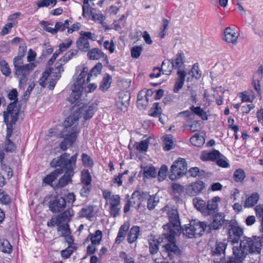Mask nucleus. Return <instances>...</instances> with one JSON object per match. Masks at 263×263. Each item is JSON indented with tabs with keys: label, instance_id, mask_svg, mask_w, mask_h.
<instances>
[{
	"label": "nucleus",
	"instance_id": "1",
	"mask_svg": "<svg viewBox=\"0 0 263 263\" xmlns=\"http://www.w3.org/2000/svg\"><path fill=\"white\" fill-rule=\"evenodd\" d=\"M79 105H76L72 110L74 114L67 117L64 122V128L62 132V135L64 138L61 142L60 147L66 150L76 140L79 134L78 128L79 119L83 116L85 120L91 118L96 111V106L93 104H83L79 107Z\"/></svg>",
	"mask_w": 263,
	"mask_h": 263
},
{
	"label": "nucleus",
	"instance_id": "2",
	"mask_svg": "<svg viewBox=\"0 0 263 263\" xmlns=\"http://www.w3.org/2000/svg\"><path fill=\"white\" fill-rule=\"evenodd\" d=\"M88 69L84 65H80L76 68V73L73 77V83L71 87L72 92L70 95V101L74 103L78 101L83 91L88 93L94 91L97 85L95 83H90L86 86L85 78L87 74Z\"/></svg>",
	"mask_w": 263,
	"mask_h": 263
},
{
	"label": "nucleus",
	"instance_id": "3",
	"mask_svg": "<svg viewBox=\"0 0 263 263\" xmlns=\"http://www.w3.org/2000/svg\"><path fill=\"white\" fill-rule=\"evenodd\" d=\"M261 243L259 238H245L239 246H234L233 256L229 257L226 263H242L246 255L249 253L259 254L260 252Z\"/></svg>",
	"mask_w": 263,
	"mask_h": 263
},
{
	"label": "nucleus",
	"instance_id": "4",
	"mask_svg": "<svg viewBox=\"0 0 263 263\" xmlns=\"http://www.w3.org/2000/svg\"><path fill=\"white\" fill-rule=\"evenodd\" d=\"M67 63L62 57L55 64L54 68L49 69L46 70L42 74V77L39 80L40 85L45 87L46 86V83L49 84L47 86L50 90H52L57 81L61 77V73L64 71L63 65Z\"/></svg>",
	"mask_w": 263,
	"mask_h": 263
},
{
	"label": "nucleus",
	"instance_id": "5",
	"mask_svg": "<svg viewBox=\"0 0 263 263\" xmlns=\"http://www.w3.org/2000/svg\"><path fill=\"white\" fill-rule=\"evenodd\" d=\"M13 65L15 69V75L19 80V87L22 88L27 81V76L35 67V64L30 63L23 65V58L17 56L13 59Z\"/></svg>",
	"mask_w": 263,
	"mask_h": 263
},
{
	"label": "nucleus",
	"instance_id": "6",
	"mask_svg": "<svg viewBox=\"0 0 263 263\" xmlns=\"http://www.w3.org/2000/svg\"><path fill=\"white\" fill-rule=\"evenodd\" d=\"M77 158V154L70 157L67 153H64L61 156L54 158L51 161L50 165L53 167H63L66 170V172H68L70 175H73Z\"/></svg>",
	"mask_w": 263,
	"mask_h": 263
},
{
	"label": "nucleus",
	"instance_id": "7",
	"mask_svg": "<svg viewBox=\"0 0 263 263\" xmlns=\"http://www.w3.org/2000/svg\"><path fill=\"white\" fill-rule=\"evenodd\" d=\"M164 233V238L167 242L162 247V253L163 255L172 258L175 256H178L181 254V251L176 245L175 236L178 233H171L168 231Z\"/></svg>",
	"mask_w": 263,
	"mask_h": 263
},
{
	"label": "nucleus",
	"instance_id": "8",
	"mask_svg": "<svg viewBox=\"0 0 263 263\" xmlns=\"http://www.w3.org/2000/svg\"><path fill=\"white\" fill-rule=\"evenodd\" d=\"M102 195L105 199L106 204L109 205L110 215L114 217L119 216L121 209L120 197L106 190L103 191Z\"/></svg>",
	"mask_w": 263,
	"mask_h": 263
},
{
	"label": "nucleus",
	"instance_id": "9",
	"mask_svg": "<svg viewBox=\"0 0 263 263\" xmlns=\"http://www.w3.org/2000/svg\"><path fill=\"white\" fill-rule=\"evenodd\" d=\"M206 227L207 224L205 222L193 220L185 226L183 229V233L188 238L200 236Z\"/></svg>",
	"mask_w": 263,
	"mask_h": 263
},
{
	"label": "nucleus",
	"instance_id": "10",
	"mask_svg": "<svg viewBox=\"0 0 263 263\" xmlns=\"http://www.w3.org/2000/svg\"><path fill=\"white\" fill-rule=\"evenodd\" d=\"M80 34V36L76 41L77 47L79 50L86 52L90 47L88 40L95 41L97 40L98 36L95 33L84 31H81Z\"/></svg>",
	"mask_w": 263,
	"mask_h": 263
},
{
	"label": "nucleus",
	"instance_id": "11",
	"mask_svg": "<svg viewBox=\"0 0 263 263\" xmlns=\"http://www.w3.org/2000/svg\"><path fill=\"white\" fill-rule=\"evenodd\" d=\"M169 178L171 180H176L181 177L187 170V164L184 159L179 158L175 161L171 167Z\"/></svg>",
	"mask_w": 263,
	"mask_h": 263
},
{
	"label": "nucleus",
	"instance_id": "12",
	"mask_svg": "<svg viewBox=\"0 0 263 263\" xmlns=\"http://www.w3.org/2000/svg\"><path fill=\"white\" fill-rule=\"evenodd\" d=\"M20 108L15 102L10 103L4 112V121L6 125L14 124L18 119Z\"/></svg>",
	"mask_w": 263,
	"mask_h": 263
},
{
	"label": "nucleus",
	"instance_id": "13",
	"mask_svg": "<svg viewBox=\"0 0 263 263\" xmlns=\"http://www.w3.org/2000/svg\"><path fill=\"white\" fill-rule=\"evenodd\" d=\"M168 215L170 218V222L163 226L164 230L173 233H178L180 231V223L177 210L172 209L168 211Z\"/></svg>",
	"mask_w": 263,
	"mask_h": 263
},
{
	"label": "nucleus",
	"instance_id": "14",
	"mask_svg": "<svg viewBox=\"0 0 263 263\" xmlns=\"http://www.w3.org/2000/svg\"><path fill=\"white\" fill-rule=\"evenodd\" d=\"M205 188V183L197 180L184 186V192L189 196H195L199 194Z\"/></svg>",
	"mask_w": 263,
	"mask_h": 263
},
{
	"label": "nucleus",
	"instance_id": "15",
	"mask_svg": "<svg viewBox=\"0 0 263 263\" xmlns=\"http://www.w3.org/2000/svg\"><path fill=\"white\" fill-rule=\"evenodd\" d=\"M49 209L53 213L63 211L66 206L65 199L59 196L51 197L48 202Z\"/></svg>",
	"mask_w": 263,
	"mask_h": 263
},
{
	"label": "nucleus",
	"instance_id": "16",
	"mask_svg": "<svg viewBox=\"0 0 263 263\" xmlns=\"http://www.w3.org/2000/svg\"><path fill=\"white\" fill-rule=\"evenodd\" d=\"M223 33V39L226 42L233 45L237 44L239 34L235 29L228 27L224 29Z\"/></svg>",
	"mask_w": 263,
	"mask_h": 263
},
{
	"label": "nucleus",
	"instance_id": "17",
	"mask_svg": "<svg viewBox=\"0 0 263 263\" xmlns=\"http://www.w3.org/2000/svg\"><path fill=\"white\" fill-rule=\"evenodd\" d=\"M243 234V229L238 226H233L229 230L228 241L234 244L238 243Z\"/></svg>",
	"mask_w": 263,
	"mask_h": 263
},
{
	"label": "nucleus",
	"instance_id": "18",
	"mask_svg": "<svg viewBox=\"0 0 263 263\" xmlns=\"http://www.w3.org/2000/svg\"><path fill=\"white\" fill-rule=\"evenodd\" d=\"M185 76L186 73L184 71L179 70L177 71V78H176L173 89L175 93H178L182 88L184 83Z\"/></svg>",
	"mask_w": 263,
	"mask_h": 263
},
{
	"label": "nucleus",
	"instance_id": "19",
	"mask_svg": "<svg viewBox=\"0 0 263 263\" xmlns=\"http://www.w3.org/2000/svg\"><path fill=\"white\" fill-rule=\"evenodd\" d=\"M220 152L217 150L204 151L201 152L200 158L204 161H215L216 159L219 156Z\"/></svg>",
	"mask_w": 263,
	"mask_h": 263
},
{
	"label": "nucleus",
	"instance_id": "20",
	"mask_svg": "<svg viewBox=\"0 0 263 263\" xmlns=\"http://www.w3.org/2000/svg\"><path fill=\"white\" fill-rule=\"evenodd\" d=\"M129 98L128 95L120 93L116 103L118 108L123 111H125L129 104Z\"/></svg>",
	"mask_w": 263,
	"mask_h": 263
},
{
	"label": "nucleus",
	"instance_id": "21",
	"mask_svg": "<svg viewBox=\"0 0 263 263\" xmlns=\"http://www.w3.org/2000/svg\"><path fill=\"white\" fill-rule=\"evenodd\" d=\"M87 57L91 60H97L101 58H107V55L100 49L94 48L90 50H88Z\"/></svg>",
	"mask_w": 263,
	"mask_h": 263
},
{
	"label": "nucleus",
	"instance_id": "22",
	"mask_svg": "<svg viewBox=\"0 0 263 263\" xmlns=\"http://www.w3.org/2000/svg\"><path fill=\"white\" fill-rule=\"evenodd\" d=\"M260 198L259 194L255 192L249 195L244 202V207L250 208L253 207L259 201Z\"/></svg>",
	"mask_w": 263,
	"mask_h": 263
},
{
	"label": "nucleus",
	"instance_id": "23",
	"mask_svg": "<svg viewBox=\"0 0 263 263\" xmlns=\"http://www.w3.org/2000/svg\"><path fill=\"white\" fill-rule=\"evenodd\" d=\"M130 224L129 222H125L119 229L117 236L116 238V242L120 243L125 237L126 233L129 230Z\"/></svg>",
	"mask_w": 263,
	"mask_h": 263
},
{
	"label": "nucleus",
	"instance_id": "24",
	"mask_svg": "<svg viewBox=\"0 0 263 263\" xmlns=\"http://www.w3.org/2000/svg\"><path fill=\"white\" fill-rule=\"evenodd\" d=\"M163 147L164 150L170 151L175 147L174 138L171 135H166L162 137Z\"/></svg>",
	"mask_w": 263,
	"mask_h": 263
},
{
	"label": "nucleus",
	"instance_id": "25",
	"mask_svg": "<svg viewBox=\"0 0 263 263\" xmlns=\"http://www.w3.org/2000/svg\"><path fill=\"white\" fill-rule=\"evenodd\" d=\"M221 201L219 196H215L207 202L206 208L210 212L215 213L218 210V203Z\"/></svg>",
	"mask_w": 263,
	"mask_h": 263
},
{
	"label": "nucleus",
	"instance_id": "26",
	"mask_svg": "<svg viewBox=\"0 0 263 263\" xmlns=\"http://www.w3.org/2000/svg\"><path fill=\"white\" fill-rule=\"evenodd\" d=\"M148 94L144 95V92L140 91L137 96V105L140 109L145 108L148 104Z\"/></svg>",
	"mask_w": 263,
	"mask_h": 263
},
{
	"label": "nucleus",
	"instance_id": "27",
	"mask_svg": "<svg viewBox=\"0 0 263 263\" xmlns=\"http://www.w3.org/2000/svg\"><path fill=\"white\" fill-rule=\"evenodd\" d=\"M142 200V197L140 194L139 192H134L132 195L130 200L129 201L132 204V206H135L137 210H138L141 204Z\"/></svg>",
	"mask_w": 263,
	"mask_h": 263
},
{
	"label": "nucleus",
	"instance_id": "28",
	"mask_svg": "<svg viewBox=\"0 0 263 263\" xmlns=\"http://www.w3.org/2000/svg\"><path fill=\"white\" fill-rule=\"evenodd\" d=\"M62 173V170L61 168H57L53 172L47 175L43 179V183L46 184H50L57 177Z\"/></svg>",
	"mask_w": 263,
	"mask_h": 263
},
{
	"label": "nucleus",
	"instance_id": "29",
	"mask_svg": "<svg viewBox=\"0 0 263 263\" xmlns=\"http://www.w3.org/2000/svg\"><path fill=\"white\" fill-rule=\"evenodd\" d=\"M140 232V228L137 226L133 227L128 234L127 240L129 243H132L136 241Z\"/></svg>",
	"mask_w": 263,
	"mask_h": 263
},
{
	"label": "nucleus",
	"instance_id": "30",
	"mask_svg": "<svg viewBox=\"0 0 263 263\" xmlns=\"http://www.w3.org/2000/svg\"><path fill=\"white\" fill-rule=\"evenodd\" d=\"M224 214L222 213L217 214L214 219L213 221L211 224V228L213 229H219L224 222Z\"/></svg>",
	"mask_w": 263,
	"mask_h": 263
},
{
	"label": "nucleus",
	"instance_id": "31",
	"mask_svg": "<svg viewBox=\"0 0 263 263\" xmlns=\"http://www.w3.org/2000/svg\"><path fill=\"white\" fill-rule=\"evenodd\" d=\"M143 171L144 177L147 179L155 178L157 175L155 168L152 165L144 167Z\"/></svg>",
	"mask_w": 263,
	"mask_h": 263
},
{
	"label": "nucleus",
	"instance_id": "32",
	"mask_svg": "<svg viewBox=\"0 0 263 263\" xmlns=\"http://www.w3.org/2000/svg\"><path fill=\"white\" fill-rule=\"evenodd\" d=\"M73 175H70L68 172L65 174L59 179L57 186L59 188H62L67 185L69 183L71 182V177Z\"/></svg>",
	"mask_w": 263,
	"mask_h": 263
},
{
	"label": "nucleus",
	"instance_id": "33",
	"mask_svg": "<svg viewBox=\"0 0 263 263\" xmlns=\"http://www.w3.org/2000/svg\"><path fill=\"white\" fill-rule=\"evenodd\" d=\"M91 176L88 170H83L81 173V181L85 185L89 186L91 183Z\"/></svg>",
	"mask_w": 263,
	"mask_h": 263
},
{
	"label": "nucleus",
	"instance_id": "34",
	"mask_svg": "<svg viewBox=\"0 0 263 263\" xmlns=\"http://www.w3.org/2000/svg\"><path fill=\"white\" fill-rule=\"evenodd\" d=\"M227 247V244L225 242H217L215 248L213 250V253L214 255H224L225 250Z\"/></svg>",
	"mask_w": 263,
	"mask_h": 263
},
{
	"label": "nucleus",
	"instance_id": "35",
	"mask_svg": "<svg viewBox=\"0 0 263 263\" xmlns=\"http://www.w3.org/2000/svg\"><path fill=\"white\" fill-rule=\"evenodd\" d=\"M191 143L196 146H200L204 143L203 136L200 134H196L190 139Z\"/></svg>",
	"mask_w": 263,
	"mask_h": 263
},
{
	"label": "nucleus",
	"instance_id": "36",
	"mask_svg": "<svg viewBox=\"0 0 263 263\" xmlns=\"http://www.w3.org/2000/svg\"><path fill=\"white\" fill-rule=\"evenodd\" d=\"M173 66L168 59L164 60L161 65V70L163 74L170 75L173 69Z\"/></svg>",
	"mask_w": 263,
	"mask_h": 263
},
{
	"label": "nucleus",
	"instance_id": "37",
	"mask_svg": "<svg viewBox=\"0 0 263 263\" xmlns=\"http://www.w3.org/2000/svg\"><path fill=\"white\" fill-rule=\"evenodd\" d=\"M73 215V211L71 209H68L59 215L58 217L62 223L68 222Z\"/></svg>",
	"mask_w": 263,
	"mask_h": 263
},
{
	"label": "nucleus",
	"instance_id": "38",
	"mask_svg": "<svg viewBox=\"0 0 263 263\" xmlns=\"http://www.w3.org/2000/svg\"><path fill=\"white\" fill-rule=\"evenodd\" d=\"M193 202L195 207L201 212L204 211L206 208L205 202L200 198H195Z\"/></svg>",
	"mask_w": 263,
	"mask_h": 263
},
{
	"label": "nucleus",
	"instance_id": "39",
	"mask_svg": "<svg viewBox=\"0 0 263 263\" xmlns=\"http://www.w3.org/2000/svg\"><path fill=\"white\" fill-rule=\"evenodd\" d=\"M91 243L93 245H98L102 238V233L100 230H97L94 234L89 235Z\"/></svg>",
	"mask_w": 263,
	"mask_h": 263
},
{
	"label": "nucleus",
	"instance_id": "40",
	"mask_svg": "<svg viewBox=\"0 0 263 263\" xmlns=\"http://www.w3.org/2000/svg\"><path fill=\"white\" fill-rule=\"evenodd\" d=\"M111 80V77L109 75H106L102 81L100 89L103 91H106L110 87Z\"/></svg>",
	"mask_w": 263,
	"mask_h": 263
},
{
	"label": "nucleus",
	"instance_id": "41",
	"mask_svg": "<svg viewBox=\"0 0 263 263\" xmlns=\"http://www.w3.org/2000/svg\"><path fill=\"white\" fill-rule=\"evenodd\" d=\"M149 252L151 254H155L159 249V243L158 241L151 237L148 239Z\"/></svg>",
	"mask_w": 263,
	"mask_h": 263
},
{
	"label": "nucleus",
	"instance_id": "42",
	"mask_svg": "<svg viewBox=\"0 0 263 263\" xmlns=\"http://www.w3.org/2000/svg\"><path fill=\"white\" fill-rule=\"evenodd\" d=\"M57 3V0H40L37 2L36 6L39 8L49 6L53 7Z\"/></svg>",
	"mask_w": 263,
	"mask_h": 263
},
{
	"label": "nucleus",
	"instance_id": "43",
	"mask_svg": "<svg viewBox=\"0 0 263 263\" xmlns=\"http://www.w3.org/2000/svg\"><path fill=\"white\" fill-rule=\"evenodd\" d=\"M102 67V64L100 63H97L90 70V72L88 74L87 81H89L90 77L92 76H96L99 74L101 71Z\"/></svg>",
	"mask_w": 263,
	"mask_h": 263
},
{
	"label": "nucleus",
	"instance_id": "44",
	"mask_svg": "<svg viewBox=\"0 0 263 263\" xmlns=\"http://www.w3.org/2000/svg\"><path fill=\"white\" fill-rule=\"evenodd\" d=\"M92 17L95 22L102 24L103 26L105 27V30L110 29L109 27L105 25V23L104 22L105 17L103 14L101 13L93 14L92 15Z\"/></svg>",
	"mask_w": 263,
	"mask_h": 263
},
{
	"label": "nucleus",
	"instance_id": "45",
	"mask_svg": "<svg viewBox=\"0 0 263 263\" xmlns=\"http://www.w3.org/2000/svg\"><path fill=\"white\" fill-rule=\"evenodd\" d=\"M246 177L245 173L241 169L236 170L233 174V178L237 182H242Z\"/></svg>",
	"mask_w": 263,
	"mask_h": 263
},
{
	"label": "nucleus",
	"instance_id": "46",
	"mask_svg": "<svg viewBox=\"0 0 263 263\" xmlns=\"http://www.w3.org/2000/svg\"><path fill=\"white\" fill-rule=\"evenodd\" d=\"M73 43V41L71 39H67L65 40L62 43H60L59 46V50L63 52L66 51L67 49L69 48Z\"/></svg>",
	"mask_w": 263,
	"mask_h": 263
},
{
	"label": "nucleus",
	"instance_id": "47",
	"mask_svg": "<svg viewBox=\"0 0 263 263\" xmlns=\"http://www.w3.org/2000/svg\"><path fill=\"white\" fill-rule=\"evenodd\" d=\"M4 149L7 152H13L16 149V146L10 139H6Z\"/></svg>",
	"mask_w": 263,
	"mask_h": 263
},
{
	"label": "nucleus",
	"instance_id": "48",
	"mask_svg": "<svg viewBox=\"0 0 263 263\" xmlns=\"http://www.w3.org/2000/svg\"><path fill=\"white\" fill-rule=\"evenodd\" d=\"M128 171H125L123 173L119 174L118 175L114 176V178L111 181L112 185L117 186H120L122 184V178L124 174L127 173Z\"/></svg>",
	"mask_w": 263,
	"mask_h": 263
},
{
	"label": "nucleus",
	"instance_id": "49",
	"mask_svg": "<svg viewBox=\"0 0 263 263\" xmlns=\"http://www.w3.org/2000/svg\"><path fill=\"white\" fill-rule=\"evenodd\" d=\"M58 230L60 233L61 235L64 237L68 236L70 234V229L67 223H64L60 226L58 228Z\"/></svg>",
	"mask_w": 263,
	"mask_h": 263
},
{
	"label": "nucleus",
	"instance_id": "50",
	"mask_svg": "<svg viewBox=\"0 0 263 263\" xmlns=\"http://www.w3.org/2000/svg\"><path fill=\"white\" fill-rule=\"evenodd\" d=\"M0 248L4 253H10L12 250V246L6 239H3L1 242Z\"/></svg>",
	"mask_w": 263,
	"mask_h": 263
},
{
	"label": "nucleus",
	"instance_id": "51",
	"mask_svg": "<svg viewBox=\"0 0 263 263\" xmlns=\"http://www.w3.org/2000/svg\"><path fill=\"white\" fill-rule=\"evenodd\" d=\"M93 211L92 206H88L83 208L79 212V215L83 217H90Z\"/></svg>",
	"mask_w": 263,
	"mask_h": 263
},
{
	"label": "nucleus",
	"instance_id": "52",
	"mask_svg": "<svg viewBox=\"0 0 263 263\" xmlns=\"http://www.w3.org/2000/svg\"><path fill=\"white\" fill-rule=\"evenodd\" d=\"M191 109L193 110V113L200 116L203 120H207L208 116L205 111H204L200 107L192 106Z\"/></svg>",
	"mask_w": 263,
	"mask_h": 263
},
{
	"label": "nucleus",
	"instance_id": "53",
	"mask_svg": "<svg viewBox=\"0 0 263 263\" xmlns=\"http://www.w3.org/2000/svg\"><path fill=\"white\" fill-rule=\"evenodd\" d=\"M184 63L183 57L181 54H178L175 59L171 63L173 67L180 68Z\"/></svg>",
	"mask_w": 263,
	"mask_h": 263
},
{
	"label": "nucleus",
	"instance_id": "54",
	"mask_svg": "<svg viewBox=\"0 0 263 263\" xmlns=\"http://www.w3.org/2000/svg\"><path fill=\"white\" fill-rule=\"evenodd\" d=\"M217 164L222 167H228L229 166V164L226 158V157L223 156L220 153L219 154V156L216 159L215 161Z\"/></svg>",
	"mask_w": 263,
	"mask_h": 263
},
{
	"label": "nucleus",
	"instance_id": "55",
	"mask_svg": "<svg viewBox=\"0 0 263 263\" xmlns=\"http://www.w3.org/2000/svg\"><path fill=\"white\" fill-rule=\"evenodd\" d=\"M148 143L149 140L147 139L141 141L140 142L136 143L135 145L136 148L139 151H146L148 148Z\"/></svg>",
	"mask_w": 263,
	"mask_h": 263
},
{
	"label": "nucleus",
	"instance_id": "56",
	"mask_svg": "<svg viewBox=\"0 0 263 263\" xmlns=\"http://www.w3.org/2000/svg\"><path fill=\"white\" fill-rule=\"evenodd\" d=\"M193 78L195 79H199L201 76V71L200 70L198 65L197 64H195L193 65V67L189 73Z\"/></svg>",
	"mask_w": 263,
	"mask_h": 263
},
{
	"label": "nucleus",
	"instance_id": "57",
	"mask_svg": "<svg viewBox=\"0 0 263 263\" xmlns=\"http://www.w3.org/2000/svg\"><path fill=\"white\" fill-rule=\"evenodd\" d=\"M1 70L2 73L5 76H9L11 72V69L10 68L8 63L5 61L1 62Z\"/></svg>",
	"mask_w": 263,
	"mask_h": 263
},
{
	"label": "nucleus",
	"instance_id": "58",
	"mask_svg": "<svg viewBox=\"0 0 263 263\" xmlns=\"http://www.w3.org/2000/svg\"><path fill=\"white\" fill-rule=\"evenodd\" d=\"M242 102H252L255 98V96L252 92L249 93L245 91L242 93L240 96Z\"/></svg>",
	"mask_w": 263,
	"mask_h": 263
},
{
	"label": "nucleus",
	"instance_id": "59",
	"mask_svg": "<svg viewBox=\"0 0 263 263\" xmlns=\"http://www.w3.org/2000/svg\"><path fill=\"white\" fill-rule=\"evenodd\" d=\"M167 167L165 165H162L160 167L158 173V180L159 181H163L165 179L167 176Z\"/></svg>",
	"mask_w": 263,
	"mask_h": 263
},
{
	"label": "nucleus",
	"instance_id": "60",
	"mask_svg": "<svg viewBox=\"0 0 263 263\" xmlns=\"http://www.w3.org/2000/svg\"><path fill=\"white\" fill-rule=\"evenodd\" d=\"M161 113V108L159 107L158 103L153 104V108L151 110L149 115L153 117L159 116Z\"/></svg>",
	"mask_w": 263,
	"mask_h": 263
},
{
	"label": "nucleus",
	"instance_id": "61",
	"mask_svg": "<svg viewBox=\"0 0 263 263\" xmlns=\"http://www.w3.org/2000/svg\"><path fill=\"white\" fill-rule=\"evenodd\" d=\"M158 202V199L156 196H150L147 200V208L149 210H153L155 208Z\"/></svg>",
	"mask_w": 263,
	"mask_h": 263
},
{
	"label": "nucleus",
	"instance_id": "62",
	"mask_svg": "<svg viewBox=\"0 0 263 263\" xmlns=\"http://www.w3.org/2000/svg\"><path fill=\"white\" fill-rule=\"evenodd\" d=\"M103 46L105 49L108 50L110 53L114 52L115 49V44L112 40H106L104 42Z\"/></svg>",
	"mask_w": 263,
	"mask_h": 263
},
{
	"label": "nucleus",
	"instance_id": "63",
	"mask_svg": "<svg viewBox=\"0 0 263 263\" xmlns=\"http://www.w3.org/2000/svg\"><path fill=\"white\" fill-rule=\"evenodd\" d=\"M82 159L83 163L85 165V166L91 167L93 166V160L88 155L83 154L82 156Z\"/></svg>",
	"mask_w": 263,
	"mask_h": 263
},
{
	"label": "nucleus",
	"instance_id": "64",
	"mask_svg": "<svg viewBox=\"0 0 263 263\" xmlns=\"http://www.w3.org/2000/svg\"><path fill=\"white\" fill-rule=\"evenodd\" d=\"M78 53V50L77 49H71L69 50L68 52H66L62 58L65 60L67 62H68L70 60H71L72 58L74 57Z\"/></svg>",
	"mask_w": 263,
	"mask_h": 263
}]
</instances>
